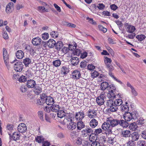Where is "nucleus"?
I'll list each match as a JSON object with an SVG mask.
<instances>
[{"label": "nucleus", "instance_id": "39448f33", "mask_svg": "<svg viewBox=\"0 0 146 146\" xmlns=\"http://www.w3.org/2000/svg\"><path fill=\"white\" fill-rule=\"evenodd\" d=\"M75 118L77 121H82L85 117L84 112L83 111H81L76 112L75 114Z\"/></svg>", "mask_w": 146, "mask_h": 146}, {"label": "nucleus", "instance_id": "6ab92c4d", "mask_svg": "<svg viewBox=\"0 0 146 146\" xmlns=\"http://www.w3.org/2000/svg\"><path fill=\"white\" fill-rule=\"evenodd\" d=\"M111 127L112 128L119 124V120L116 119H113L112 120H108Z\"/></svg>", "mask_w": 146, "mask_h": 146}, {"label": "nucleus", "instance_id": "49530a36", "mask_svg": "<svg viewBox=\"0 0 146 146\" xmlns=\"http://www.w3.org/2000/svg\"><path fill=\"white\" fill-rule=\"evenodd\" d=\"M127 146H135V142L132 141L131 140L128 141L126 143Z\"/></svg>", "mask_w": 146, "mask_h": 146}, {"label": "nucleus", "instance_id": "f257e3e1", "mask_svg": "<svg viewBox=\"0 0 146 146\" xmlns=\"http://www.w3.org/2000/svg\"><path fill=\"white\" fill-rule=\"evenodd\" d=\"M121 99H118L113 101L112 99L107 100L106 105L111 112L116 111L117 109V106H121L122 103Z\"/></svg>", "mask_w": 146, "mask_h": 146}, {"label": "nucleus", "instance_id": "7c9ffc66", "mask_svg": "<svg viewBox=\"0 0 146 146\" xmlns=\"http://www.w3.org/2000/svg\"><path fill=\"white\" fill-rule=\"evenodd\" d=\"M66 115V113L63 110H59L57 113L58 117L62 118L64 117Z\"/></svg>", "mask_w": 146, "mask_h": 146}, {"label": "nucleus", "instance_id": "5701e85b", "mask_svg": "<svg viewBox=\"0 0 146 146\" xmlns=\"http://www.w3.org/2000/svg\"><path fill=\"white\" fill-rule=\"evenodd\" d=\"M33 91L36 95H38L42 91V88L38 85L35 86Z\"/></svg>", "mask_w": 146, "mask_h": 146}, {"label": "nucleus", "instance_id": "9b49d317", "mask_svg": "<svg viewBox=\"0 0 146 146\" xmlns=\"http://www.w3.org/2000/svg\"><path fill=\"white\" fill-rule=\"evenodd\" d=\"M64 119L63 122L64 124H66L67 123H69L70 122L73 121L72 114L67 113Z\"/></svg>", "mask_w": 146, "mask_h": 146}, {"label": "nucleus", "instance_id": "20e7f679", "mask_svg": "<svg viewBox=\"0 0 146 146\" xmlns=\"http://www.w3.org/2000/svg\"><path fill=\"white\" fill-rule=\"evenodd\" d=\"M81 133L83 137H86L93 133L94 131L89 126H86L85 128L82 130Z\"/></svg>", "mask_w": 146, "mask_h": 146}, {"label": "nucleus", "instance_id": "c9c22d12", "mask_svg": "<svg viewBox=\"0 0 146 146\" xmlns=\"http://www.w3.org/2000/svg\"><path fill=\"white\" fill-rule=\"evenodd\" d=\"M44 140V138L41 136H38L35 138L36 141L38 143H42Z\"/></svg>", "mask_w": 146, "mask_h": 146}, {"label": "nucleus", "instance_id": "cd10ccee", "mask_svg": "<svg viewBox=\"0 0 146 146\" xmlns=\"http://www.w3.org/2000/svg\"><path fill=\"white\" fill-rule=\"evenodd\" d=\"M98 124V121L96 119H92L90 122V126L92 128H95Z\"/></svg>", "mask_w": 146, "mask_h": 146}, {"label": "nucleus", "instance_id": "a18cd8bd", "mask_svg": "<svg viewBox=\"0 0 146 146\" xmlns=\"http://www.w3.org/2000/svg\"><path fill=\"white\" fill-rule=\"evenodd\" d=\"M83 141L82 138L78 137L76 139V143L78 145H82Z\"/></svg>", "mask_w": 146, "mask_h": 146}, {"label": "nucleus", "instance_id": "f704fd0d", "mask_svg": "<svg viewBox=\"0 0 146 146\" xmlns=\"http://www.w3.org/2000/svg\"><path fill=\"white\" fill-rule=\"evenodd\" d=\"M109 92L107 96L109 99H113L116 96L115 94V91H109Z\"/></svg>", "mask_w": 146, "mask_h": 146}, {"label": "nucleus", "instance_id": "052dcab7", "mask_svg": "<svg viewBox=\"0 0 146 146\" xmlns=\"http://www.w3.org/2000/svg\"><path fill=\"white\" fill-rule=\"evenodd\" d=\"M106 67L109 70V72H111L112 71L114 70V68L113 66L111 65V64H108L106 66Z\"/></svg>", "mask_w": 146, "mask_h": 146}, {"label": "nucleus", "instance_id": "8fccbe9b", "mask_svg": "<svg viewBox=\"0 0 146 146\" xmlns=\"http://www.w3.org/2000/svg\"><path fill=\"white\" fill-rule=\"evenodd\" d=\"M48 33H45L42 35V38L43 39L46 40L49 38Z\"/></svg>", "mask_w": 146, "mask_h": 146}, {"label": "nucleus", "instance_id": "c85d7f7f", "mask_svg": "<svg viewBox=\"0 0 146 146\" xmlns=\"http://www.w3.org/2000/svg\"><path fill=\"white\" fill-rule=\"evenodd\" d=\"M125 120H119V124L123 127H127L129 125V123Z\"/></svg>", "mask_w": 146, "mask_h": 146}, {"label": "nucleus", "instance_id": "0e129e2a", "mask_svg": "<svg viewBox=\"0 0 146 146\" xmlns=\"http://www.w3.org/2000/svg\"><path fill=\"white\" fill-rule=\"evenodd\" d=\"M20 89L21 91L23 93H24L27 91V87L25 86H22L20 87Z\"/></svg>", "mask_w": 146, "mask_h": 146}, {"label": "nucleus", "instance_id": "4be33fe9", "mask_svg": "<svg viewBox=\"0 0 146 146\" xmlns=\"http://www.w3.org/2000/svg\"><path fill=\"white\" fill-rule=\"evenodd\" d=\"M97 115V113L94 110L90 109L88 112V115L90 118H93L95 117Z\"/></svg>", "mask_w": 146, "mask_h": 146}, {"label": "nucleus", "instance_id": "2eb2a0df", "mask_svg": "<svg viewBox=\"0 0 146 146\" xmlns=\"http://www.w3.org/2000/svg\"><path fill=\"white\" fill-rule=\"evenodd\" d=\"M72 78L74 79H78L81 76V74L80 71L78 70H75L72 74Z\"/></svg>", "mask_w": 146, "mask_h": 146}, {"label": "nucleus", "instance_id": "f3484780", "mask_svg": "<svg viewBox=\"0 0 146 146\" xmlns=\"http://www.w3.org/2000/svg\"><path fill=\"white\" fill-rule=\"evenodd\" d=\"M41 39L39 37L34 38H33L32 42L33 44L37 46L39 45L41 43Z\"/></svg>", "mask_w": 146, "mask_h": 146}, {"label": "nucleus", "instance_id": "1a4fd4ad", "mask_svg": "<svg viewBox=\"0 0 146 146\" xmlns=\"http://www.w3.org/2000/svg\"><path fill=\"white\" fill-rule=\"evenodd\" d=\"M3 56L5 63L6 66L9 62V54L5 48L3 49Z\"/></svg>", "mask_w": 146, "mask_h": 146}, {"label": "nucleus", "instance_id": "f03ea898", "mask_svg": "<svg viewBox=\"0 0 146 146\" xmlns=\"http://www.w3.org/2000/svg\"><path fill=\"white\" fill-rule=\"evenodd\" d=\"M138 116V115L137 112L134 111L131 113L128 112L124 114L123 117L126 121H129L133 119H135Z\"/></svg>", "mask_w": 146, "mask_h": 146}, {"label": "nucleus", "instance_id": "393cba45", "mask_svg": "<svg viewBox=\"0 0 146 146\" xmlns=\"http://www.w3.org/2000/svg\"><path fill=\"white\" fill-rule=\"evenodd\" d=\"M121 135L123 137L125 138L129 137H130L131 135L130 131L127 130H123L122 131Z\"/></svg>", "mask_w": 146, "mask_h": 146}, {"label": "nucleus", "instance_id": "4d7b16f0", "mask_svg": "<svg viewBox=\"0 0 146 146\" xmlns=\"http://www.w3.org/2000/svg\"><path fill=\"white\" fill-rule=\"evenodd\" d=\"M44 100L38 99L37 100L36 104L38 105H42L44 103Z\"/></svg>", "mask_w": 146, "mask_h": 146}, {"label": "nucleus", "instance_id": "a19ab883", "mask_svg": "<svg viewBox=\"0 0 146 146\" xmlns=\"http://www.w3.org/2000/svg\"><path fill=\"white\" fill-rule=\"evenodd\" d=\"M31 60L29 58H26L23 60V62L26 66H27L30 64Z\"/></svg>", "mask_w": 146, "mask_h": 146}, {"label": "nucleus", "instance_id": "ddd939ff", "mask_svg": "<svg viewBox=\"0 0 146 146\" xmlns=\"http://www.w3.org/2000/svg\"><path fill=\"white\" fill-rule=\"evenodd\" d=\"M120 109L123 113L125 114L128 112L129 110V108L128 105L123 104L121 106Z\"/></svg>", "mask_w": 146, "mask_h": 146}, {"label": "nucleus", "instance_id": "6e6552de", "mask_svg": "<svg viewBox=\"0 0 146 146\" xmlns=\"http://www.w3.org/2000/svg\"><path fill=\"white\" fill-rule=\"evenodd\" d=\"M17 130L20 133H23L26 132L27 130V127L24 123H22L19 125Z\"/></svg>", "mask_w": 146, "mask_h": 146}, {"label": "nucleus", "instance_id": "79ce46f5", "mask_svg": "<svg viewBox=\"0 0 146 146\" xmlns=\"http://www.w3.org/2000/svg\"><path fill=\"white\" fill-rule=\"evenodd\" d=\"M146 141L143 140H139L137 142V146H145Z\"/></svg>", "mask_w": 146, "mask_h": 146}, {"label": "nucleus", "instance_id": "2f4dec72", "mask_svg": "<svg viewBox=\"0 0 146 146\" xmlns=\"http://www.w3.org/2000/svg\"><path fill=\"white\" fill-rule=\"evenodd\" d=\"M97 136L94 133L91 134L89 136V139L91 142L94 141L97 139Z\"/></svg>", "mask_w": 146, "mask_h": 146}, {"label": "nucleus", "instance_id": "dca6fc26", "mask_svg": "<svg viewBox=\"0 0 146 146\" xmlns=\"http://www.w3.org/2000/svg\"><path fill=\"white\" fill-rule=\"evenodd\" d=\"M26 83L27 86L30 88H34L36 84L35 81L33 80H28Z\"/></svg>", "mask_w": 146, "mask_h": 146}, {"label": "nucleus", "instance_id": "864d4df0", "mask_svg": "<svg viewBox=\"0 0 146 146\" xmlns=\"http://www.w3.org/2000/svg\"><path fill=\"white\" fill-rule=\"evenodd\" d=\"M61 71L64 74H66L68 73V70L67 67L64 66L62 67Z\"/></svg>", "mask_w": 146, "mask_h": 146}, {"label": "nucleus", "instance_id": "c03bdc74", "mask_svg": "<svg viewBox=\"0 0 146 146\" xmlns=\"http://www.w3.org/2000/svg\"><path fill=\"white\" fill-rule=\"evenodd\" d=\"M27 78L25 76L22 75L19 79V81L20 82H23L27 81Z\"/></svg>", "mask_w": 146, "mask_h": 146}, {"label": "nucleus", "instance_id": "b1692460", "mask_svg": "<svg viewBox=\"0 0 146 146\" xmlns=\"http://www.w3.org/2000/svg\"><path fill=\"white\" fill-rule=\"evenodd\" d=\"M15 54L17 58L19 59H21L24 56V52L21 50H17Z\"/></svg>", "mask_w": 146, "mask_h": 146}, {"label": "nucleus", "instance_id": "4c0bfd02", "mask_svg": "<svg viewBox=\"0 0 146 146\" xmlns=\"http://www.w3.org/2000/svg\"><path fill=\"white\" fill-rule=\"evenodd\" d=\"M137 125L135 123L131 124L129 126V129L132 131L135 130L137 128Z\"/></svg>", "mask_w": 146, "mask_h": 146}, {"label": "nucleus", "instance_id": "58836bf2", "mask_svg": "<svg viewBox=\"0 0 146 146\" xmlns=\"http://www.w3.org/2000/svg\"><path fill=\"white\" fill-rule=\"evenodd\" d=\"M104 61L105 65L107 66L108 64H109L108 63H111V58H109L107 56H104Z\"/></svg>", "mask_w": 146, "mask_h": 146}, {"label": "nucleus", "instance_id": "37998d69", "mask_svg": "<svg viewBox=\"0 0 146 146\" xmlns=\"http://www.w3.org/2000/svg\"><path fill=\"white\" fill-rule=\"evenodd\" d=\"M115 87L113 84H111L109 86L108 90L110 91H116Z\"/></svg>", "mask_w": 146, "mask_h": 146}, {"label": "nucleus", "instance_id": "423d86ee", "mask_svg": "<svg viewBox=\"0 0 146 146\" xmlns=\"http://www.w3.org/2000/svg\"><path fill=\"white\" fill-rule=\"evenodd\" d=\"M102 127L104 130H108L109 132L111 131L112 128L109 122H108V120L103 123L102 125Z\"/></svg>", "mask_w": 146, "mask_h": 146}, {"label": "nucleus", "instance_id": "72a5a7b5", "mask_svg": "<svg viewBox=\"0 0 146 146\" xmlns=\"http://www.w3.org/2000/svg\"><path fill=\"white\" fill-rule=\"evenodd\" d=\"M101 90H104L108 89L109 86L108 83L106 82H104L101 83Z\"/></svg>", "mask_w": 146, "mask_h": 146}, {"label": "nucleus", "instance_id": "aec40b11", "mask_svg": "<svg viewBox=\"0 0 146 146\" xmlns=\"http://www.w3.org/2000/svg\"><path fill=\"white\" fill-rule=\"evenodd\" d=\"M60 107L58 104H54L50 106L51 111L55 112H57L59 111Z\"/></svg>", "mask_w": 146, "mask_h": 146}, {"label": "nucleus", "instance_id": "9d476101", "mask_svg": "<svg viewBox=\"0 0 146 146\" xmlns=\"http://www.w3.org/2000/svg\"><path fill=\"white\" fill-rule=\"evenodd\" d=\"M10 136V139L11 140H13L15 141L19 140L20 139V134L17 132H14L12 135L9 133Z\"/></svg>", "mask_w": 146, "mask_h": 146}, {"label": "nucleus", "instance_id": "473e14b6", "mask_svg": "<svg viewBox=\"0 0 146 146\" xmlns=\"http://www.w3.org/2000/svg\"><path fill=\"white\" fill-rule=\"evenodd\" d=\"M56 48L57 50H60L62 48L63 43L61 41H58L55 44Z\"/></svg>", "mask_w": 146, "mask_h": 146}, {"label": "nucleus", "instance_id": "603ef678", "mask_svg": "<svg viewBox=\"0 0 146 146\" xmlns=\"http://www.w3.org/2000/svg\"><path fill=\"white\" fill-rule=\"evenodd\" d=\"M145 120L142 117H140L139 120L137 125H143L145 123Z\"/></svg>", "mask_w": 146, "mask_h": 146}, {"label": "nucleus", "instance_id": "a878e982", "mask_svg": "<svg viewBox=\"0 0 146 146\" xmlns=\"http://www.w3.org/2000/svg\"><path fill=\"white\" fill-rule=\"evenodd\" d=\"M76 127L78 130H80L84 127L85 124L82 121H78L76 123Z\"/></svg>", "mask_w": 146, "mask_h": 146}, {"label": "nucleus", "instance_id": "338daca9", "mask_svg": "<svg viewBox=\"0 0 146 146\" xmlns=\"http://www.w3.org/2000/svg\"><path fill=\"white\" fill-rule=\"evenodd\" d=\"M13 9V8H12L10 7H9L7 6H6V11L7 13H9L11 12Z\"/></svg>", "mask_w": 146, "mask_h": 146}, {"label": "nucleus", "instance_id": "412c9836", "mask_svg": "<svg viewBox=\"0 0 146 146\" xmlns=\"http://www.w3.org/2000/svg\"><path fill=\"white\" fill-rule=\"evenodd\" d=\"M79 62V60L78 58L77 57H74L70 59L71 64L73 66L77 65Z\"/></svg>", "mask_w": 146, "mask_h": 146}, {"label": "nucleus", "instance_id": "5fc2aeb1", "mask_svg": "<svg viewBox=\"0 0 146 146\" xmlns=\"http://www.w3.org/2000/svg\"><path fill=\"white\" fill-rule=\"evenodd\" d=\"M97 7L100 10L104 9L105 7V5L103 3H99L98 4Z\"/></svg>", "mask_w": 146, "mask_h": 146}, {"label": "nucleus", "instance_id": "3c124183", "mask_svg": "<svg viewBox=\"0 0 146 146\" xmlns=\"http://www.w3.org/2000/svg\"><path fill=\"white\" fill-rule=\"evenodd\" d=\"M102 129L100 128H99L96 129L94 132L95 134L98 136V135L102 133Z\"/></svg>", "mask_w": 146, "mask_h": 146}, {"label": "nucleus", "instance_id": "c756f323", "mask_svg": "<svg viewBox=\"0 0 146 146\" xmlns=\"http://www.w3.org/2000/svg\"><path fill=\"white\" fill-rule=\"evenodd\" d=\"M56 44L55 41L52 39H49L47 42V45L50 48H53Z\"/></svg>", "mask_w": 146, "mask_h": 146}, {"label": "nucleus", "instance_id": "f8f14e48", "mask_svg": "<svg viewBox=\"0 0 146 146\" xmlns=\"http://www.w3.org/2000/svg\"><path fill=\"white\" fill-rule=\"evenodd\" d=\"M67 128L70 131H73L76 128V123L73 121L67 123Z\"/></svg>", "mask_w": 146, "mask_h": 146}, {"label": "nucleus", "instance_id": "69168bd1", "mask_svg": "<svg viewBox=\"0 0 146 146\" xmlns=\"http://www.w3.org/2000/svg\"><path fill=\"white\" fill-rule=\"evenodd\" d=\"M98 27L100 30L102 31L104 33L106 32L107 31V29L106 28L104 27L102 25H99Z\"/></svg>", "mask_w": 146, "mask_h": 146}, {"label": "nucleus", "instance_id": "bf43d9fd", "mask_svg": "<svg viewBox=\"0 0 146 146\" xmlns=\"http://www.w3.org/2000/svg\"><path fill=\"white\" fill-rule=\"evenodd\" d=\"M131 92L132 95L134 96H137L138 95L137 92L134 88L131 90Z\"/></svg>", "mask_w": 146, "mask_h": 146}, {"label": "nucleus", "instance_id": "a211bd4d", "mask_svg": "<svg viewBox=\"0 0 146 146\" xmlns=\"http://www.w3.org/2000/svg\"><path fill=\"white\" fill-rule=\"evenodd\" d=\"M130 137L131 138V140L135 142L139 139V135L137 132H134L131 134Z\"/></svg>", "mask_w": 146, "mask_h": 146}, {"label": "nucleus", "instance_id": "4468645a", "mask_svg": "<svg viewBox=\"0 0 146 146\" xmlns=\"http://www.w3.org/2000/svg\"><path fill=\"white\" fill-rule=\"evenodd\" d=\"M45 100L46 104L48 105H52L54 103V98L50 96L47 97Z\"/></svg>", "mask_w": 146, "mask_h": 146}, {"label": "nucleus", "instance_id": "7ed1b4c3", "mask_svg": "<svg viewBox=\"0 0 146 146\" xmlns=\"http://www.w3.org/2000/svg\"><path fill=\"white\" fill-rule=\"evenodd\" d=\"M11 63H15L14 65V70L16 71L20 72L22 70L23 65L21 62L18 61L16 59H15Z\"/></svg>", "mask_w": 146, "mask_h": 146}, {"label": "nucleus", "instance_id": "680f3d73", "mask_svg": "<svg viewBox=\"0 0 146 146\" xmlns=\"http://www.w3.org/2000/svg\"><path fill=\"white\" fill-rule=\"evenodd\" d=\"M99 75V73L96 71H94L91 73V76L92 78H94L96 77Z\"/></svg>", "mask_w": 146, "mask_h": 146}, {"label": "nucleus", "instance_id": "09e8293b", "mask_svg": "<svg viewBox=\"0 0 146 146\" xmlns=\"http://www.w3.org/2000/svg\"><path fill=\"white\" fill-rule=\"evenodd\" d=\"M50 35L53 38H56L58 37V34L57 31H53L50 33Z\"/></svg>", "mask_w": 146, "mask_h": 146}, {"label": "nucleus", "instance_id": "de8ad7c7", "mask_svg": "<svg viewBox=\"0 0 146 146\" xmlns=\"http://www.w3.org/2000/svg\"><path fill=\"white\" fill-rule=\"evenodd\" d=\"M81 51L80 49H76L73 51V54L74 55L79 56L81 54Z\"/></svg>", "mask_w": 146, "mask_h": 146}, {"label": "nucleus", "instance_id": "0eeeda50", "mask_svg": "<svg viewBox=\"0 0 146 146\" xmlns=\"http://www.w3.org/2000/svg\"><path fill=\"white\" fill-rule=\"evenodd\" d=\"M105 97L104 94H102L96 98V102L99 105L101 106L104 104L105 102L104 100Z\"/></svg>", "mask_w": 146, "mask_h": 146}, {"label": "nucleus", "instance_id": "13d9d810", "mask_svg": "<svg viewBox=\"0 0 146 146\" xmlns=\"http://www.w3.org/2000/svg\"><path fill=\"white\" fill-rule=\"evenodd\" d=\"M140 135L143 139H146V130L142 131Z\"/></svg>", "mask_w": 146, "mask_h": 146}, {"label": "nucleus", "instance_id": "e2e57ef3", "mask_svg": "<svg viewBox=\"0 0 146 146\" xmlns=\"http://www.w3.org/2000/svg\"><path fill=\"white\" fill-rule=\"evenodd\" d=\"M38 114L39 118L41 120H43V113L42 111H39L38 112Z\"/></svg>", "mask_w": 146, "mask_h": 146}, {"label": "nucleus", "instance_id": "e433bc0d", "mask_svg": "<svg viewBox=\"0 0 146 146\" xmlns=\"http://www.w3.org/2000/svg\"><path fill=\"white\" fill-rule=\"evenodd\" d=\"M61 64V61L59 59L54 60L52 62L53 65L55 67H57L60 66Z\"/></svg>", "mask_w": 146, "mask_h": 146}, {"label": "nucleus", "instance_id": "bb28decb", "mask_svg": "<svg viewBox=\"0 0 146 146\" xmlns=\"http://www.w3.org/2000/svg\"><path fill=\"white\" fill-rule=\"evenodd\" d=\"M135 30V27L132 25H128L126 28V31L129 33H133Z\"/></svg>", "mask_w": 146, "mask_h": 146}, {"label": "nucleus", "instance_id": "6e6d98bb", "mask_svg": "<svg viewBox=\"0 0 146 146\" xmlns=\"http://www.w3.org/2000/svg\"><path fill=\"white\" fill-rule=\"evenodd\" d=\"M24 5L23 4L21 3H18L16 6V8L17 10H19L20 9L24 7Z\"/></svg>", "mask_w": 146, "mask_h": 146}, {"label": "nucleus", "instance_id": "ea45409f", "mask_svg": "<svg viewBox=\"0 0 146 146\" xmlns=\"http://www.w3.org/2000/svg\"><path fill=\"white\" fill-rule=\"evenodd\" d=\"M146 38V36L144 35H137L136 36V38L138 40L140 41H143Z\"/></svg>", "mask_w": 146, "mask_h": 146}, {"label": "nucleus", "instance_id": "774afa93", "mask_svg": "<svg viewBox=\"0 0 146 146\" xmlns=\"http://www.w3.org/2000/svg\"><path fill=\"white\" fill-rule=\"evenodd\" d=\"M91 146H100V143L97 141H93L91 144Z\"/></svg>", "mask_w": 146, "mask_h": 146}]
</instances>
